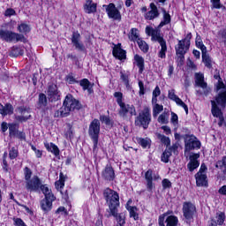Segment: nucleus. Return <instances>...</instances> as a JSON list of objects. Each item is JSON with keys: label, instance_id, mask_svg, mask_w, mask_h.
<instances>
[{"label": "nucleus", "instance_id": "1", "mask_svg": "<svg viewBox=\"0 0 226 226\" xmlns=\"http://www.w3.org/2000/svg\"><path fill=\"white\" fill-rule=\"evenodd\" d=\"M82 109V104L77 99L73 98V95H66L63 107L55 112V117H67L70 112L73 110H80Z\"/></svg>", "mask_w": 226, "mask_h": 226}, {"label": "nucleus", "instance_id": "2", "mask_svg": "<svg viewBox=\"0 0 226 226\" xmlns=\"http://www.w3.org/2000/svg\"><path fill=\"white\" fill-rule=\"evenodd\" d=\"M24 176L26 181V190H27V192H40V186H41V180L40 177L38 176H34L32 177L33 171L27 167L24 169Z\"/></svg>", "mask_w": 226, "mask_h": 226}, {"label": "nucleus", "instance_id": "3", "mask_svg": "<svg viewBox=\"0 0 226 226\" xmlns=\"http://www.w3.org/2000/svg\"><path fill=\"white\" fill-rule=\"evenodd\" d=\"M103 195L109 206V213L116 215L117 209L119 207V194L117 192L108 188L104 191Z\"/></svg>", "mask_w": 226, "mask_h": 226}, {"label": "nucleus", "instance_id": "4", "mask_svg": "<svg viewBox=\"0 0 226 226\" xmlns=\"http://www.w3.org/2000/svg\"><path fill=\"white\" fill-rule=\"evenodd\" d=\"M26 37L22 34H17L11 30L0 29V40L6 41V43H15L22 41Z\"/></svg>", "mask_w": 226, "mask_h": 226}, {"label": "nucleus", "instance_id": "5", "mask_svg": "<svg viewBox=\"0 0 226 226\" xmlns=\"http://www.w3.org/2000/svg\"><path fill=\"white\" fill-rule=\"evenodd\" d=\"M151 123V110L149 108H145L135 119L136 126H142L144 130H147Z\"/></svg>", "mask_w": 226, "mask_h": 226}, {"label": "nucleus", "instance_id": "6", "mask_svg": "<svg viewBox=\"0 0 226 226\" xmlns=\"http://www.w3.org/2000/svg\"><path fill=\"white\" fill-rule=\"evenodd\" d=\"M194 82H195V86H197L198 87H201V89H203V91L201 90H197L196 93L197 94L202 95L204 94V96H209V93H211V88L207 87V83L205 82L204 80V74L200 73V72H196L194 74Z\"/></svg>", "mask_w": 226, "mask_h": 226}, {"label": "nucleus", "instance_id": "7", "mask_svg": "<svg viewBox=\"0 0 226 226\" xmlns=\"http://www.w3.org/2000/svg\"><path fill=\"white\" fill-rule=\"evenodd\" d=\"M100 120L94 119L88 128V135L94 142V147L96 148L98 146V139H100Z\"/></svg>", "mask_w": 226, "mask_h": 226}, {"label": "nucleus", "instance_id": "8", "mask_svg": "<svg viewBox=\"0 0 226 226\" xmlns=\"http://www.w3.org/2000/svg\"><path fill=\"white\" fill-rule=\"evenodd\" d=\"M192 149H200V141L194 135L185 136V152L190 153Z\"/></svg>", "mask_w": 226, "mask_h": 226}, {"label": "nucleus", "instance_id": "9", "mask_svg": "<svg viewBox=\"0 0 226 226\" xmlns=\"http://www.w3.org/2000/svg\"><path fill=\"white\" fill-rule=\"evenodd\" d=\"M106 8V13L108 14L109 19L113 20L121 21V12L118 9L116 8V4H109V5H103Z\"/></svg>", "mask_w": 226, "mask_h": 226}, {"label": "nucleus", "instance_id": "10", "mask_svg": "<svg viewBox=\"0 0 226 226\" xmlns=\"http://www.w3.org/2000/svg\"><path fill=\"white\" fill-rule=\"evenodd\" d=\"M119 107L120 110L118 114L121 117H126L128 114H130L131 116H137V110H135V106L123 102L119 105Z\"/></svg>", "mask_w": 226, "mask_h": 226}, {"label": "nucleus", "instance_id": "11", "mask_svg": "<svg viewBox=\"0 0 226 226\" xmlns=\"http://www.w3.org/2000/svg\"><path fill=\"white\" fill-rule=\"evenodd\" d=\"M195 205L192 204L191 202H185L183 205V213L184 216L186 220H192L193 215H195Z\"/></svg>", "mask_w": 226, "mask_h": 226}, {"label": "nucleus", "instance_id": "12", "mask_svg": "<svg viewBox=\"0 0 226 226\" xmlns=\"http://www.w3.org/2000/svg\"><path fill=\"white\" fill-rule=\"evenodd\" d=\"M18 110L20 115L15 117L16 121L26 123L31 117V109L20 107Z\"/></svg>", "mask_w": 226, "mask_h": 226}, {"label": "nucleus", "instance_id": "13", "mask_svg": "<svg viewBox=\"0 0 226 226\" xmlns=\"http://www.w3.org/2000/svg\"><path fill=\"white\" fill-rule=\"evenodd\" d=\"M172 153H174V154H177V145H173L164 150L161 156L162 162H163V163H169V162H170Z\"/></svg>", "mask_w": 226, "mask_h": 226}, {"label": "nucleus", "instance_id": "14", "mask_svg": "<svg viewBox=\"0 0 226 226\" xmlns=\"http://www.w3.org/2000/svg\"><path fill=\"white\" fill-rule=\"evenodd\" d=\"M80 34L79 32H73L72 36V43L74 45L76 50H79L80 52H84L86 50V46L80 41Z\"/></svg>", "mask_w": 226, "mask_h": 226}, {"label": "nucleus", "instance_id": "15", "mask_svg": "<svg viewBox=\"0 0 226 226\" xmlns=\"http://www.w3.org/2000/svg\"><path fill=\"white\" fill-rule=\"evenodd\" d=\"M199 158H200V154H192L189 156L190 162L187 164V169L190 172H193L195 169H198V167L200 165V162H199Z\"/></svg>", "mask_w": 226, "mask_h": 226}, {"label": "nucleus", "instance_id": "16", "mask_svg": "<svg viewBox=\"0 0 226 226\" xmlns=\"http://www.w3.org/2000/svg\"><path fill=\"white\" fill-rule=\"evenodd\" d=\"M150 11L145 14L146 20H154L160 17V11H158V7L154 3L150 4Z\"/></svg>", "mask_w": 226, "mask_h": 226}, {"label": "nucleus", "instance_id": "17", "mask_svg": "<svg viewBox=\"0 0 226 226\" xmlns=\"http://www.w3.org/2000/svg\"><path fill=\"white\" fill-rule=\"evenodd\" d=\"M146 34L148 35V36H152V40L154 41H158V43H161V42H163L165 41L163 40V37H161L160 36V32L156 29H154L153 27L151 26H147L146 27Z\"/></svg>", "mask_w": 226, "mask_h": 226}, {"label": "nucleus", "instance_id": "18", "mask_svg": "<svg viewBox=\"0 0 226 226\" xmlns=\"http://www.w3.org/2000/svg\"><path fill=\"white\" fill-rule=\"evenodd\" d=\"M168 97L170 98V100L175 102L177 105L183 107L184 110H185V113L188 114V106L186 105V103H185V102H183V100H181V98L176 95L174 90L169 91Z\"/></svg>", "mask_w": 226, "mask_h": 226}, {"label": "nucleus", "instance_id": "19", "mask_svg": "<svg viewBox=\"0 0 226 226\" xmlns=\"http://www.w3.org/2000/svg\"><path fill=\"white\" fill-rule=\"evenodd\" d=\"M102 177L105 181H114L116 177V173L114 172V169L110 165H106L105 169L102 172Z\"/></svg>", "mask_w": 226, "mask_h": 226}, {"label": "nucleus", "instance_id": "20", "mask_svg": "<svg viewBox=\"0 0 226 226\" xmlns=\"http://www.w3.org/2000/svg\"><path fill=\"white\" fill-rule=\"evenodd\" d=\"M159 177H160L159 176L158 177L153 176L152 170H148L145 173V179L147 181V188L148 192H152L153 188H154V185H153V179L156 180Z\"/></svg>", "mask_w": 226, "mask_h": 226}, {"label": "nucleus", "instance_id": "21", "mask_svg": "<svg viewBox=\"0 0 226 226\" xmlns=\"http://www.w3.org/2000/svg\"><path fill=\"white\" fill-rule=\"evenodd\" d=\"M190 49L189 42L185 43V41H178L177 45L175 47L176 54L185 55Z\"/></svg>", "mask_w": 226, "mask_h": 226}, {"label": "nucleus", "instance_id": "22", "mask_svg": "<svg viewBox=\"0 0 226 226\" xmlns=\"http://www.w3.org/2000/svg\"><path fill=\"white\" fill-rule=\"evenodd\" d=\"M107 218H110V216H114L116 218L117 224V226H124V223H126L125 216L124 213L118 214V210L117 208L116 215H112V213L109 212V215H106Z\"/></svg>", "mask_w": 226, "mask_h": 226}, {"label": "nucleus", "instance_id": "23", "mask_svg": "<svg viewBox=\"0 0 226 226\" xmlns=\"http://www.w3.org/2000/svg\"><path fill=\"white\" fill-rule=\"evenodd\" d=\"M48 96L54 98V100H59V90H57V85L51 84L48 87Z\"/></svg>", "mask_w": 226, "mask_h": 226}, {"label": "nucleus", "instance_id": "24", "mask_svg": "<svg viewBox=\"0 0 226 226\" xmlns=\"http://www.w3.org/2000/svg\"><path fill=\"white\" fill-rule=\"evenodd\" d=\"M97 4L93 2V0H87L84 4L85 13H96Z\"/></svg>", "mask_w": 226, "mask_h": 226}, {"label": "nucleus", "instance_id": "25", "mask_svg": "<svg viewBox=\"0 0 226 226\" xmlns=\"http://www.w3.org/2000/svg\"><path fill=\"white\" fill-rule=\"evenodd\" d=\"M113 56L121 61L123 59H126V51L121 49V47L117 46L113 49Z\"/></svg>", "mask_w": 226, "mask_h": 226}, {"label": "nucleus", "instance_id": "26", "mask_svg": "<svg viewBox=\"0 0 226 226\" xmlns=\"http://www.w3.org/2000/svg\"><path fill=\"white\" fill-rule=\"evenodd\" d=\"M0 114L2 116H11V114H13V106L10 103L5 104L4 106L0 104Z\"/></svg>", "mask_w": 226, "mask_h": 226}, {"label": "nucleus", "instance_id": "27", "mask_svg": "<svg viewBox=\"0 0 226 226\" xmlns=\"http://www.w3.org/2000/svg\"><path fill=\"white\" fill-rule=\"evenodd\" d=\"M130 204H132V200H129L126 204V209L130 213V217L133 218L134 220H139V214L137 213L139 209L137 208V207L130 206Z\"/></svg>", "mask_w": 226, "mask_h": 226}, {"label": "nucleus", "instance_id": "28", "mask_svg": "<svg viewBox=\"0 0 226 226\" xmlns=\"http://www.w3.org/2000/svg\"><path fill=\"white\" fill-rule=\"evenodd\" d=\"M195 178L197 186H207V176L206 174H196Z\"/></svg>", "mask_w": 226, "mask_h": 226}, {"label": "nucleus", "instance_id": "29", "mask_svg": "<svg viewBox=\"0 0 226 226\" xmlns=\"http://www.w3.org/2000/svg\"><path fill=\"white\" fill-rule=\"evenodd\" d=\"M79 82V86L83 88V91H87L88 94H92L93 87L91 86V81L87 79H83Z\"/></svg>", "mask_w": 226, "mask_h": 226}, {"label": "nucleus", "instance_id": "30", "mask_svg": "<svg viewBox=\"0 0 226 226\" xmlns=\"http://www.w3.org/2000/svg\"><path fill=\"white\" fill-rule=\"evenodd\" d=\"M162 14H163V20L161 21V23L158 26L159 29H162V27H163V26H167L169 24H170V14L169 12H167V11H165V9L162 10Z\"/></svg>", "mask_w": 226, "mask_h": 226}, {"label": "nucleus", "instance_id": "31", "mask_svg": "<svg viewBox=\"0 0 226 226\" xmlns=\"http://www.w3.org/2000/svg\"><path fill=\"white\" fill-rule=\"evenodd\" d=\"M44 146L49 153H52L55 156H59V147L54 143H45Z\"/></svg>", "mask_w": 226, "mask_h": 226}, {"label": "nucleus", "instance_id": "32", "mask_svg": "<svg viewBox=\"0 0 226 226\" xmlns=\"http://www.w3.org/2000/svg\"><path fill=\"white\" fill-rule=\"evenodd\" d=\"M134 61L139 68V73H142V72H144V57L139 55H135Z\"/></svg>", "mask_w": 226, "mask_h": 226}, {"label": "nucleus", "instance_id": "33", "mask_svg": "<svg viewBox=\"0 0 226 226\" xmlns=\"http://www.w3.org/2000/svg\"><path fill=\"white\" fill-rule=\"evenodd\" d=\"M10 56L11 57H19V56H24V49L20 47L13 46Z\"/></svg>", "mask_w": 226, "mask_h": 226}, {"label": "nucleus", "instance_id": "34", "mask_svg": "<svg viewBox=\"0 0 226 226\" xmlns=\"http://www.w3.org/2000/svg\"><path fill=\"white\" fill-rule=\"evenodd\" d=\"M166 226H177V223H179V220L177 219V216L175 215H170L165 220Z\"/></svg>", "mask_w": 226, "mask_h": 226}, {"label": "nucleus", "instance_id": "35", "mask_svg": "<svg viewBox=\"0 0 226 226\" xmlns=\"http://www.w3.org/2000/svg\"><path fill=\"white\" fill-rule=\"evenodd\" d=\"M37 107L38 109H45V107H47V95H45V94H39Z\"/></svg>", "mask_w": 226, "mask_h": 226}, {"label": "nucleus", "instance_id": "36", "mask_svg": "<svg viewBox=\"0 0 226 226\" xmlns=\"http://www.w3.org/2000/svg\"><path fill=\"white\" fill-rule=\"evenodd\" d=\"M128 38L131 41H137V40H140V38H139V29L132 28L128 34Z\"/></svg>", "mask_w": 226, "mask_h": 226}, {"label": "nucleus", "instance_id": "37", "mask_svg": "<svg viewBox=\"0 0 226 226\" xmlns=\"http://www.w3.org/2000/svg\"><path fill=\"white\" fill-rule=\"evenodd\" d=\"M215 167L216 169H221L222 173L226 175V155L222 156V160L216 162Z\"/></svg>", "mask_w": 226, "mask_h": 226}, {"label": "nucleus", "instance_id": "38", "mask_svg": "<svg viewBox=\"0 0 226 226\" xmlns=\"http://www.w3.org/2000/svg\"><path fill=\"white\" fill-rule=\"evenodd\" d=\"M41 207L42 211L49 212L52 209V201H49L48 200H41Z\"/></svg>", "mask_w": 226, "mask_h": 226}, {"label": "nucleus", "instance_id": "39", "mask_svg": "<svg viewBox=\"0 0 226 226\" xmlns=\"http://www.w3.org/2000/svg\"><path fill=\"white\" fill-rule=\"evenodd\" d=\"M202 53V61L205 64V66L207 68H211V58L209 57V55H207V49L205 51H201Z\"/></svg>", "mask_w": 226, "mask_h": 226}, {"label": "nucleus", "instance_id": "40", "mask_svg": "<svg viewBox=\"0 0 226 226\" xmlns=\"http://www.w3.org/2000/svg\"><path fill=\"white\" fill-rule=\"evenodd\" d=\"M161 45V50L159 51V57H161V59H165L166 57V52H167V42L165 41H163L162 42H159Z\"/></svg>", "mask_w": 226, "mask_h": 226}, {"label": "nucleus", "instance_id": "41", "mask_svg": "<svg viewBox=\"0 0 226 226\" xmlns=\"http://www.w3.org/2000/svg\"><path fill=\"white\" fill-rule=\"evenodd\" d=\"M18 31L19 33H22L23 34H26V33H29V31H31V27L27 24L21 23L18 26Z\"/></svg>", "mask_w": 226, "mask_h": 226}, {"label": "nucleus", "instance_id": "42", "mask_svg": "<svg viewBox=\"0 0 226 226\" xmlns=\"http://www.w3.org/2000/svg\"><path fill=\"white\" fill-rule=\"evenodd\" d=\"M137 43H138V46L140 49V50H142V52L146 53V52H147V50H149V46L142 39H138Z\"/></svg>", "mask_w": 226, "mask_h": 226}, {"label": "nucleus", "instance_id": "43", "mask_svg": "<svg viewBox=\"0 0 226 226\" xmlns=\"http://www.w3.org/2000/svg\"><path fill=\"white\" fill-rule=\"evenodd\" d=\"M225 213L220 212L216 214L215 216V222H217L218 225H223L225 222Z\"/></svg>", "mask_w": 226, "mask_h": 226}, {"label": "nucleus", "instance_id": "44", "mask_svg": "<svg viewBox=\"0 0 226 226\" xmlns=\"http://www.w3.org/2000/svg\"><path fill=\"white\" fill-rule=\"evenodd\" d=\"M163 111V105H160V104H155L153 106V116L154 117H157L158 114H160V112Z\"/></svg>", "mask_w": 226, "mask_h": 226}, {"label": "nucleus", "instance_id": "45", "mask_svg": "<svg viewBox=\"0 0 226 226\" xmlns=\"http://www.w3.org/2000/svg\"><path fill=\"white\" fill-rule=\"evenodd\" d=\"M196 46L198 49H200L201 52H204L205 50H207L204 43L202 42V39L200 38V35L196 36Z\"/></svg>", "mask_w": 226, "mask_h": 226}, {"label": "nucleus", "instance_id": "46", "mask_svg": "<svg viewBox=\"0 0 226 226\" xmlns=\"http://www.w3.org/2000/svg\"><path fill=\"white\" fill-rule=\"evenodd\" d=\"M158 123L161 124H167L169 123V113H162L158 117Z\"/></svg>", "mask_w": 226, "mask_h": 226}, {"label": "nucleus", "instance_id": "47", "mask_svg": "<svg viewBox=\"0 0 226 226\" xmlns=\"http://www.w3.org/2000/svg\"><path fill=\"white\" fill-rule=\"evenodd\" d=\"M138 144H139L140 147H142L144 149H146V147H148V146L151 145V142L147 139L139 138Z\"/></svg>", "mask_w": 226, "mask_h": 226}, {"label": "nucleus", "instance_id": "48", "mask_svg": "<svg viewBox=\"0 0 226 226\" xmlns=\"http://www.w3.org/2000/svg\"><path fill=\"white\" fill-rule=\"evenodd\" d=\"M158 139L162 142V144H165V146H170V139H169V137L163 134H158Z\"/></svg>", "mask_w": 226, "mask_h": 226}, {"label": "nucleus", "instance_id": "49", "mask_svg": "<svg viewBox=\"0 0 226 226\" xmlns=\"http://www.w3.org/2000/svg\"><path fill=\"white\" fill-rule=\"evenodd\" d=\"M66 126H67V129L65 130L64 136L67 139H72V137H73V131L72 130V124H67Z\"/></svg>", "mask_w": 226, "mask_h": 226}, {"label": "nucleus", "instance_id": "50", "mask_svg": "<svg viewBox=\"0 0 226 226\" xmlns=\"http://www.w3.org/2000/svg\"><path fill=\"white\" fill-rule=\"evenodd\" d=\"M212 3L213 8H215V10H220V8H222V10H225V6L222 5L220 3V0H210Z\"/></svg>", "mask_w": 226, "mask_h": 226}, {"label": "nucleus", "instance_id": "51", "mask_svg": "<svg viewBox=\"0 0 226 226\" xmlns=\"http://www.w3.org/2000/svg\"><path fill=\"white\" fill-rule=\"evenodd\" d=\"M9 156H10L11 160H15V158H17V156H19V150H17V148H15V147L11 148V150L9 152Z\"/></svg>", "mask_w": 226, "mask_h": 226}, {"label": "nucleus", "instance_id": "52", "mask_svg": "<svg viewBox=\"0 0 226 226\" xmlns=\"http://www.w3.org/2000/svg\"><path fill=\"white\" fill-rule=\"evenodd\" d=\"M39 190H41L42 192L43 195H47V194L52 192V190L50 188H49V186H47V185L41 184Z\"/></svg>", "mask_w": 226, "mask_h": 226}, {"label": "nucleus", "instance_id": "53", "mask_svg": "<svg viewBox=\"0 0 226 226\" xmlns=\"http://www.w3.org/2000/svg\"><path fill=\"white\" fill-rule=\"evenodd\" d=\"M9 135L10 137H15L17 135V127L13 124H9Z\"/></svg>", "mask_w": 226, "mask_h": 226}, {"label": "nucleus", "instance_id": "54", "mask_svg": "<svg viewBox=\"0 0 226 226\" xmlns=\"http://www.w3.org/2000/svg\"><path fill=\"white\" fill-rule=\"evenodd\" d=\"M162 185L163 190H167V188H172V183L170 182V180L164 178L162 181Z\"/></svg>", "mask_w": 226, "mask_h": 226}, {"label": "nucleus", "instance_id": "55", "mask_svg": "<svg viewBox=\"0 0 226 226\" xmlns=\"http://www.w3.org/2000/svg\"><path fill=\"white\" fill-rule=\"evenodd\" d=\"M115 98H117V103L118 105H122L123 102V93L121 92H116L114 94Z\"/></svg>", "mask_w": 226, "mask_h": 226}, {"label": "nucleus", "instance_id": "56", "mask_svg": "<svg viewBox=\"0 0 226 226\" xmlns=\"http://www.w3.org/2000/svg\"><path fill=\"white\" fill-rule=\"evenodd\" d=\"M120 79L123 80L124 86H126V87H130V81L128 80V75L120 72Z\"/></svg>", "mask_w": 226, "mask_h": 226}, {"label": "nucleus", "instance_id": "57", "mask_svg": "<svg viewBox=\"0 0 226 226\" xmlns=\"http://www.w3.org/2000/svg\"><path fill=\"white\" fill-rule=\"evenodd\" d=\"M177 61L178 63L179 66H183V64H185V55L184 54H177Z\"/></svg>", "mask_w": 226, "mask_h": 226}, {"label": "nucleus", "instance_id": "58", "mask_svg": "<svg viewBox=\"0 0 226 226\" xmlns=\"http://www.w3.org/2000/svg\"><path fill=\"white\" fill-rule=\"evenodd\" d=\"M44 196V200H49V202H54V200H56V196H54V193H52V192L45 194Z\"/></svg>", "mask_w": 226, "mask_h": 226}, {"label": "nucleus", "instance_id": "59", "mask_svg": "<svg viewBox=\"0 0 226 226\" xmlns=\"http://www.w3.org/2000/svg\"><path fill=\"white\" fill-rule=\"evenodd\" d=\"M66 80L69 84H79V81L77 79H75V78L71 74H69L66 77Z\"/></svg>", "mask_w": 226, "mask_h": 226}, {"label": "nucleus", "instance_id": "60", "mask_svg": "<svg viewBox=\"0 0 226 226\" xmlns=\"http://www.w3.org/2000/svg\"><path fill=\"white\" fill-rule=\"evenodd\" d=\"M5 17H12L13 15H17V12L11 9L8 8L4 12Z\"/></svg>", "mask_w": 226, "mask_h": 226}, {"label": "nucleus", "instance_id": "61", "mask_svg": "<svg viewBox=\"0 0 226 226\" xmlns=\"http://www.w3.org/2000/svg\"><path fill=\"white\" fill-rule=\"evenodd\" d=\"M100 121L102 123H104V124H110V118H109V117L107 116H101L100 117Z\"/></svg>", "mask_w": 226, "mask_h": 226}, {"label": "nucleus", "instance_id": "62", "mask_svg": "<svg viewBox=\"0 0 226 226\" xmlns=\"http://www.w3.org/2000/svg\"><path fill=\"white\" fill-rule=\"evenodd\" d=\"M55 186H56V190H61L62 188H64V181L57 180V181L55 183Z\"/></svg>", "mask_w": 226, "mask_h": 226}, {"label": "nucleus", "instance_id": "63", "mask_svg": "<svg viewBox=\"0 0 226 226\" xmlns=\"http://www.w3.org/2000/svg\"><path fill=\"white\" fill-rule=\"evenodd\" d=\"M206 170H207V167L206 166V164L202 163L197 174H206Z\"/></svg>", "mask_w": 226, "mask_h": 226}, {"label": "nucleus", "instance_id": "64", "mask_svg": "<svg viewBox=\"0 0 226 226\" xmlns=\"http://www.w3.org/2000/svg\"><path fill=\"white\" fill-rule=\"evenodd\" d=\"M171 123L177 124V115L174 112L171 113Z\"/></svg>", "mask_w": 226, "mask_h": 226}]
</instances>
